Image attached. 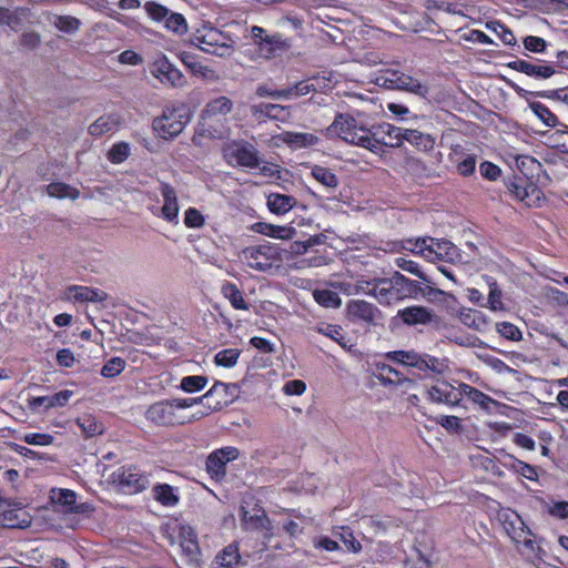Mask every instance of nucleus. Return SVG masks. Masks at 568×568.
Masks as SVG:
<instances>
[{"mask_svg": "<svg viewBox=\"0 0 568 568\" xmlns=\"http://www.w3.org/2000/svg\"><path fill=\"white\" fill-rule=\"evenodd\" d=\"M192 45L220 58H229L235 50V41L229 34L212 26L197 29L190 39Z\"/></svg>", "mask_w": 568, "mask_h": 568, "instance_id": "obj_1", "label": "nucleus"}, {"mask_svg": "<svg viewBox=\"0 0 568 568\" xmlns=\"http://www.w3.org/2000/svg\"><path fill=\"white\" fill-rule=\"evenodd\" d=\"M190 121V112L184 103L165 106L162 114L153 120V130L162 139L178 136Z\"/></svg>", "mask_w": 568, "mask_h": 568, "instance_id": "obj_2", "label": "nucleus"}, {"mask_svg": "<svg viewBox=\"0 0 568 568\" xmlns=\"http://www.w3.org/2000/svg\"><path fill=\"white\" fill-rule=\"evenodd\" d=\"M366 129L364 125H358L352 115L338 113L326 129L325 135L329 139L339 138L346 143L364 148Z\"/></svg>", "mask_w": 568, "mask_h": 568, "instance_id": "obj_3", "label": "nucleus"}, {"mask_svg": "<svg viewBox=\"0 0 568 568\" xmlns=\"http://www.w3.org/2000/svg\"><path fill=\"white\" fill-rule=\"evenodd\" d=\"M402 129L390 123H381L366 129L364 149L378 153L382 145L399 148L403 144Z\"/></svg>", "mask_w": 568, "mask_h": 568, "instance_id": "obj_4", "label": "nucleus"}, {"mask_svg": "<svg viewBox=\"0 0 568 568\" xmlns=\"http://www.w3.org/2000/svg\"><path fill=\"white\" fill-rule=\"evenodd\" d=\"M375 83L384 89L402 90L423 98L428 93L426 85L399 70L385 71L376 77Z\"/></svg>", "mask_w": 568, "mask_h": 568, "instance_id": "obj_5", "label": "nucleus"}, {"mask_svg": "<svg viewBox=\"0 0 568 568\" xmlns=\"http://www.w3.org/2000/svg\"><path fill=\"white\" fill-rule=\"evenodd\" d=\"M385 356L392 362L415 367L422 372L430 371L442 374L446 368L440 359L428 354H419L415 351H394L388 352Z\"/></svg>", "mask_w": 568, "mask_h": 568, "instance_id": "obj_6", "label": "nucleus"}, {"mask_svg": "<svg viewBox=\"0 0 568 568\" xmlns=\"http://www.w3.org/2000/svg\"><path fill=\"white\" fill-rule=\"evenodd\" d=\"M247 265L260 272H265L272 267V262L282 261L281 251L270 242L257 246L246 247L242 252Z\"/></svg>", "mask_w": 568, "mask_h": 568, "instance_id": "obj_7", "label": "nucleus"}, {"mask_svg": "<svg viewBox=\"0 0 568 568\" xmlns=\"http://www.w3.org/2000/svg\"><path fill=\"white\" fill-rule=\"evenodd\" d=\"M150 73L164 85L182 88L186 84L184 74L164 54L150 64Z\"/></svg>", "mask_w": 568, "mask_h": 568, "instance_id": "obj_8", "label": "nucleus"}, {"mask_svg": "<svg viewBox=\"0 0 568 568\" xmlns=\"http://www.w3.org/2000/svg\"><path fill=\"white\" fill-rule=\"evenodd\" d=\"M174 400H161L152 404L145 412V418L159 426L184 424L185 417L178 413Z\"/></svg>", "mask_w": 568, "mask_h": 568, "instance_id": "obj_9", "label": "nucleus"}, {"mask_svg": "<svg viewBox=\"0 0 568 568\" xmlns=\"http://www.w3.org/2000/svg\"><path fill=\"white\" fill-rule=\"evenodd\" d=\"M111 480L128 494L139 493L149 485L148 477L133 466L116 469L112 473Z\"/></svg>", "mask_w": 568, "mask_h": 568, "instance_id": "obj_10", "label": "nucleus"}, {"mask_svg": "<svg viewBox=\"0 0 568 568\" xmlns=\"http://www.w3.org/2000/svg\"><path fill=\"white\" fill-rule=\"evenodd\" d=\"M428 247V250L424 247L422 256L429 262L446 261L455 263L460 261L459 250L450 241L432 237Z\"/></svg>", "mask_w": 568, "mask_h": 568, "instance_id": "obj_11", "label": "nucleus"}, {"mask_svg": "<svg viewBox=\"0 0 568 568\" xmlns=\"http://www.w3.org/2000/svg\"><path fill=\"white\" fill-rule=\"evenodd\" d=\"M345 311L352 323L375 325L376 320L381 316V311L375 305L363 300L349 301Z\"/></svg>", "mask_w": 568, "mask_h": 568, "instance_id": "obj_12", "label": "nucleus"}, {"mask_svg": "<svg viewBox=\"0 0 568 568\" xmlns=\"http://www.w3.org/2000/svg\"><path fill=\"white\" fill-rule=\"evenodd\" d=\"M427 398L435 404H445L455 406L463 399V392L459 387H455L448 382L440 381L430 386L426 390Z\"/></svg>", "mask_w": 568, "mask_h": 568, "instance_id": "obj_13", "label": "nucleus"}, {"mask_svg": "<svg viewBox=\"0 0 568 568\" xmlns=\"http://www.w3.org/2000/svg\"><path fill=\"white\" fill-rule=\"evenodd\" d=\"M229 152V155L233 158L240 166L257 169L262 164L258 150L250 142H235L230 146Z\"/></svg>", "mask_w": 568, "mask_h": 568, "instance_id": "obj_14", "label": "nucleus"}, {"mask_svg": "<svg viewBox=\"0 0 568 568\" xmlns=\"http://www.w3.org/2000/svg\"><path fill=\"white\" fill-rule=\"evenodd\" d=\"M236 389L237 386L235 384L215 382L214 385L204 394L206 405L213 410L223 408L232 402Z\"/></svg>", "mask_w": 568, "mask_h": 568, "instance_id": "obj_15", "label": "nucleus"}, {"mask_svg": "<svg viewBox=\"0 0 568 568\" xmlns=\"http://www.w3.org/2000/svg\"><path fill=\"white\" fill-rule=\"evenodd\" d=\"M329 81V78L325 75H317L312 79L303 80L291 88L284 89V93H282V97L284 100L303 97L311 92H316L318 90L327 88Z\"/></svg>", "mask_w": 568, "mask_h": 568, "instance_id": "obj_16", "label": "nucleus"}, {"mask_svg": "<svg viewBox=\"0 0 568 568\" xmlns=\"http://www.w3.org/2000/svg\"><path fill=\"white\" fill-rule=\"evenodd\" d=\"M397 316L403 321V323L409 326L427 325L436 318L433 311L419 305L399 310Z\"/></svg>", "mask_w": 568, "mask_h": 568, "instance_id": "obj_17", "label": "nucleus"}, {"mask_svg": "<svg viewBox=\"0 0 568 568\" xmlns=\"http://www.w3.org/2000/svg\"><path fill=\"white\" fill-rule=\"evenodd\" d=\"M180 546L182 554L189 564L195 565L200 561L201 549L196 535L191 527H182L180 532Z\"/></svg>", "mask_w": 568, "mask_h": 568, "instance_id": "obj_18", "label": "nucleus"}, {"mask_svg": "<svg viewBox=\"0 0 568 568\" xmlns=\"http://www.w3.org/2000/svg\"><path fill=\"white\" fill-rule=\"evenodd\" d=\"M366 286H372L369 292L379 303L389 304L390 301L398 298V290L395 287L393 276L390 278H374L367 282Z\"/></svg>", "mask_w": 568, "mask_h": 568, "instance_id": "obj_19", "label": "nucleus"}, {"mask_svg": "<svg viewBox=\"0 0 568 568\" xmlns=\"http://www.w3.org/2000/svg\"><path fill=\"white\" fill-rule=\"evenodd\" d=\"M73 392L69 389L60 390L50 396L32 397L28 400L31 410H39L40 407L45 409L64 406L72 397Z\"/></svg>", "mask_w": 568, "mask_h": 568, "instance_id": "obj_20", "label": "nucleus"}, {"mask_svg": "<svg viewBox=\"0 0 568 568\" xmlns=\"http://www.w3.org/2000/svg\"><path fill=\"white\" fill-rule=\"evenodd\" d=\"M507 67L536 79H548L555 73V69L550 65L534 64L520 59L509 62Z\"/></svg>", "mask_w": 568, "mask_h": 568, "instance_id": "obj_21", "label": "nucleus"}, {"mask_svg": "<svg viewBox=\"0 0 568 568\" xmlns=\"http://www.w3.org/2000/svg\"><path fill=\"white\" fill-rule=\"evenodd\" d=\"M179 58L193 74L212 82L217 81L220 79L216 71H214L207 65H203L202 63H200L196 57L192 53L182 51L179 53Z\"/></svg>", "mask_w": 568, "mask_h": 568, "instance_id": "obj_22", "label": "nucleus"}, {"mask_svg": "<svg viewBox=\"0 0 568 568\" xmlns=\"http://www.w3.org/2000/svg\"><path fill=\"white\" fill-rule=\"evenodd\" d=\"M160 193L164 202L162 206L163 217L169 222L175 221L179 215L178 196L175 190L170 184L161 182Z\"/></svg>", "mask_w": 568, "mask_h": 568, "instance_id": "obj_23", "label": "nucleus"}, {"mask_svg": "<svg viewBox=\"0 0 568 568\" xmlns=\"http://www.w3.org/2000/svg\"><path fill=\"white\" fill-rule=\"evenodd\" d=\"M290 48L288 40L281 33L268 34L262 47L258 49L262 57L274 58Z\"/></svg>", "mask_w": 568, "mask_h": 568, "instance_id": "obj_24", "label": "nucleus"}, {"mask_svg": "<svg viewBox=\"0 0 568 568\" xmlns=\"http://www.w3.org/2000/svg\"><path fill=\"white\" fill-rule=\"evenodd\" d=\"M18 505L14 508L0 513V524L9 528H24L30 525V518L27 514L21 511L22 504L16 501Z\"/></svg>", "mask_w": 568, "mask_h": 568, "instance_id": "obj_25", "label": "nucleus"}, {"mask_svg": "<svg viewBox=\"0 0 568 568\" xmlns=\"http://www.w3.org/2000/svg\"><path fill=\"white\" fill-rule=\"evenodd\" d=\"M251 113L258 122L265 119L281 120L284 116L285 108L280 104L260 103L251 105Z\"/></svg>", "mask_w": 568, "mask_h": 568, "instance_id": "obj_26", "label": "nucleus"}, {"mask_svg": "<svg viewBox=\"0 0 568 568\" xmlns=\"http://www.w3.org/2000/svg\"><path fill=\"white\" fill-rule=\"evenodd\" d=\"M252 230L256 233L281 240H291L295 234V230L293 227L280 226L265 222L255 223L252 226Z\"/></svg>", "mask_w": 568, "mask_h": 568, "instance_id": "obj_27", "label": "nucleus"}, {"mask_svg": "<svg viewBox=\"0 0 568 568\" xmlns=\"http://www.w3.org/2000/svg\"><path fill=\"white\" fill-rule=\"evenodd\" d=\"M403 142L407 141L414 145L417 150L429 151L435 145V140L430 134L423 133L417 130L402 129Z\"/></svg>", "mask_w": 568, "mask_h": 568, "instance_id": "obj_28", "label": "nucleus"}, {"mask_svg": "<svg viewBox=\"0 0 568 568\" xmlns=\"http://www.w3.org/2000/svg\"><path fill=\"white\" fill-rule=\"evenodd\" d=\"M311 175L327 191L334 192L339 185V179L328 168L322 165H313L311 168Z\"/></svg>", "mask_w": 568, "mask_h": 568, "instance_id": "obj_29", "label": "nucleus"}, {"mask_svg": "<svg viewBox=\"0 0 568 568\" xmlns=\"http://www.w3.org/2000/svg\"><path fill=\"white\" fill-rule=\"evenodd\" d=\"M505 185L510 194L519 201H525L529 197L530 193L537 192L534 185H527V182L521 176H513L505 181Z\"/></svg>", "mask_w": 568, "mask_h": 568, "instance_id": "obj_30", "label": "nucleus"}, {"mask_svg": "<svg viewBox=\"0 0 568 568\" xmlns=\"http://www.w3.org/2000/svg\"><path fill=\"white\" fill-rule=\"evenodd\" d=\"M243 521L251 529L266 530V538L272 536V524L264 510H257L255 514H250L247 510H243Z\"/></svg>", "mask_w": 568, "mask_h": 568, "instance_id": "obj_31", "label": "nucleus"}, {"mask_svg": "<svg viewBox=\"0 0 568 568\" xmlns=\"http://www.w3.org/2000/svg\"><path fill=\"white\" fill-rule=\"evenodd\" d=\"M295 197L286 194L271 193L267 196V206L271 212L285 214L296 205Z\"/></svg>", "mask_w": 568, "mask_h": 568, "instance_id": "obj_32", "label": "nucleus"}, {"mask_svg": "<svg viewBox=\"0 0 568 568\" xmlns=\"http://www.w3.org/2000/svg\"><path fill=\"white\" fill-rule=\"evenodd\" d=\"M221 293L235 310L247 311L250 308L248 304L243 297L242 292L235 284L231 282H224L221 286Z\"/></svg>", "mask_w": 568, "mask_h": 568, "instance_id": "obj_33", "label": "nucleus"}, {"mask_svg": "<svg viewBox=\"0 0 568 568\" xmlns=\"http://www.w3.org/2000/svg\"><path fill=\"white\" fill-rule=\"evenodd\" d=\"M393 280H394L396 290H398V294L403 293L404 296H408V297H413V298L418 297V291H420L419 282L409 280L399 272H395L393 274Z\"/></svg>", "mask_w": 568, "mask_h": 568, "instance_id": "obj_34", "label": "nucleus"}, {"mask_svg": "<svg viewBox=\"0 0 568 568\" xmlns=\"http://www.w3.org/2000/svg\"><path fill=\"white\" fill-rule=\"evenodd\" d=\"M215 562L224 568H237L241 562L239 548L235 544H231L223 548L215 557Z\"/></svg>", "mask_w": 568, "mask_h": 568, "instance_id": "obj_35", "label": "nucleus"}, {"mask_svg": "<svg viewBox=\"0 0 568 568\" xmlns=\"http://www.w3.org/2000/svg\"><path fill=\"white\" fill-rule=\"evenodd\" d=\"M70 292H73V297L79 302H103L108 298V294L101 290H94L87 286H71Z\"/></svg>", "mask_w": 568, "mask_h": 568, "instance_id": "obj_36", "label": "nucleus"}, {"mask_svg": "<svg viewBox=\"0 0 568 568\" xmlns=\"http://www.w3.org/2000/svg\"><path fill=\"white\" fill-rule=\"evenodd\" d=\"M118 123L119 121L114 115L100 116L89 126V133L92 136H102L105 133L112 132L118 126Z\"/></svg>", "mask_w": 568, "mask_h": 568, "instance_id": "obj_37", "label": "nucleus"}, {"mask_svg": "<svg viewBox=\"0 0 568 568\" xmlns=\"http://www.w3.org/2000/svg\"><path fill=\"white\" fill-rule=\"evenodd\" d=\"M78 426L81 428L84 437L90 438L97 435H101L104 432L103 425L98 422V419L90 415L85 414L77 419Z\"/></svg>", "mask_w": 568, "mask_h": 568, "instance_id": "obj_38", "label": "nucleus"}, {"mask_svg": "<svg viewBox=\"0 0 568 568\" xmlns=\"http://www.w3.org/2000/svg\"><path fill=\"white\" fill-rule=\"evenodd\" d=\"M233 110V102L227 97L211 100L204 109L207 116L226 115Z\"/></svg>", "mask_w": 568, "mask_h": 568, "instance_id": "obj_39", "label": "nucleus"}, {"mask_svg": "<svg viewBox=\"0 0 568 568\" xmlns=\"http://www.w3.org/2000/svg\"><path fill=\"white\" fill-rule=\"evenodd\" d=\"M47 192L50 196L57 199L77 200L80 196L78 189L62 182H53L47 185Z\"/></svg>", "mask_w": 568, "mask_h": 568, "instance_id": "obj_40", "label": "nucleus"}, {"mask_svg": "<svg viewBox=\"0 0 568 568\" xmlns=\"http://www.w3.org/2000/svg\"><path fill=\"white\" fill-rule=\"evenodd\" d=\"M313 297L317 304L327 308H338L342 304L339 295L336 292L326 288L314 290Z\"/></svg>", "mask_w": 568, "mask_h": 568, "instance_id": "obj_41", "label": "nucleus"}, {"mask_svg": "<svg viewBox=\"0 0 568 568\" xmlns=\"http://www.w3.org/2000/svg\"><path fill=\"white\" fill-rule=\"evenodd\" d=\"M154 498L163 506L172 507L178 504L179 497L174 494L172 486L168 484H159L153 487Z\"/></svg>", "mask_w": 568, "mask_h": 568, "instance_id": "obj_42", "label": "nucleus"}, {"mask_svg": "<svg viewBox=\"0 0 568 568\" xmlns=\"http://www.w3.org/2000/svg\"><path fill=\"white\" fill-rule=\"evenodd\" d=\"M514 516L516 517V523L518 524V527L515 526V523H510L509 524L510 528L506 527L508 535L510 536V538L514 541H516V542L523 541L526 546L531 547L532 546L531 540L526 539V537H525V535L530 534L528 528L525 527L524 521L519 518V516L517 514H514Z\"/></svg>", "mask_w": 568, "mask_h": 568, "instance_id": "obj_43", "label": "nucleus"}, {"mask_svg": "<svg viewBox=\"0 0 568 568\" xmlns=\"http://www.w3.org/2000/svg\"><path fill=\"white\" fill-rule=\"evenodd\" d=\"M460 389L463 392V396H467L471 402L478 404L483 408H488L489 404L494 402L491 397L470 385L460 384Z\"/></svg>", "mask_w": 568, "mask_h": 568, "instance_id": "obj_44", "label": "nucleus"}, {"mask_svg": "<svg viewBox=\"0 0 568 568\" xmlns=\"http://www.w3.org/2000/svg\"><path fill=\"white\" fill-rule=\"evenodd\" d=\"M395 264L403 271L408 272L413 275H416L417 277L423 280V282L429 283V284H435V281L430 276L426 275L424 272L420 271V268L416 262L406 260L405 257H397L395 260Z\"/></svg>", "mask_w": 568, "mask_h": 568, "instance_id": "obj_45", "label": "nucleus"}, {"mask_svg": "<svg viewBox=\"0 0 568 568\" xmlns=\"http://www.w3.org/2000/svg\"><path fill=\"white\" fill-rule=\"evenodd\" d=\"M225 465L224 460L219 457L216 450L210 454L206 459V470L216 479L225 476Z\"/></svg>", "mask_w": 568, "mask_h": 568, "instance_id": "obj_46", "label": "nucleus"}, {"mask_svg": "<svg viewBox=\"0 0 568 568\" xmlns=\"http://www.w3.org/2000/svg\"><path fill=\"white\" fill-rule=\"evenodd\" d=\"M486 27L488 30L495 32L505 44L514 45L516 43V38L513 31L499 21L487 22Z\"/></svg>", "mask_w": 568, "mask_h": 568, "instance_id": "obj_47", "label": "nucleus"}, {"mask_svg": "<svg viewBox=\"0 0 568 568\" xmlns=\"http://www.w3.org/2000/svg\"><path fill=\"white\" fill-rule=\"evenodd\" d=\"M54 27L65 33H74L80 29L81 21L71 16H57L53 21Z\"/></svg>", "mask_w": 568, "mask_h": 568, "instance_id": "obj_48", "label": "nucleus"}, {"mask_svg": "<svg viewBox=\"0 0 568 568\" xmlns=\"http://www.w3.org/2000/svg\"><path fill=\"white\" fill-rule=\"evenodd\" d=\"M165 28L182 36L187 31L186 20L181 13L170 12L165 19Z\"/></svg>", "mask_w": 568, "mask_h": 568, "instance_id": "obj_49", "label": "nucleus"}, {"mask_svg": "<svg viewBox=\"0 0 568 568\" xmlns=\"http://www.w3.org/2000/svg\"><path fill=\"white\" fill-rule=\"evenodd\" d=\"M51 500L55 504L72 508L77 500V495L70 489H52ZM70 511V509H68Z\"/></svg>", "mask_w": 568, "mask_h": 568, "instance_id": "obj_50", "label": "nucleus"}, {"mask_svg": "<svg viewBox=\"0 0 568 568\" xmlns=\"http://www.w3.org/2000/svg\"><path fill=\"white\" fill-rule=\"evenodd\" d=\"M317 332L323 334L324 336L329 337L331 339L338 343L342 347H346L345 337L343 333V328L339 325L333 324H323L317 327Z\"/></svg>", "mask_w": 568, "mask_h": 568, "instance_id": "obj_51", "label": "nucleus"}, {"mask_svg": "<svg viewBox=\"0 0 568 568\" xmlns=\"http://www.w3.org/2000/svg\"><path fill=\"white\" fill-rule=\"evenodd\" d=\"M240 357V351L237 348H226L220 351L215 357L214 362L219 366L223 367H232L236 364Z\"/></svg>", "mask_w": 568, "mask_h": 568, "instance_id": "obj_52", "label": "nucleus"}, {"mask_svg": "<svg viewBox=\"0 0 568 568\" xmlns=\"http://www.w3.org/2000/svg\"><path fill=\"white\" fill-rule=\"evenodd\" d=\"M207 384L205 376L192 375L183 377L181 381V388L186 393H194L201 390Z\"/></svg>", "mask_w": 568, "mask_h": 568, "instance_id": "obj_53", "label": "nucleus"}, {"mask_svg": "<svg viewBox=\"0 0 568 568\" xmlns=\"http://www.w3.org/2000/svg\"><path fill=\"white\" fill-rule=\"evenodd\" d=\"M130 154V145L126 142H119L114 144L108 152V159L112 163H122Z\"/></svg>", "mask_w": 568, "mask_h": 568, "instance_id": "obj_54", "label": "nucleus"}, {"mask_svg": "<svg viewBox=\"0 0 568 568\" xmlns=\"http://www.w3.org/2000/svg\"><path fill=\"white\" fill-rule=\"evenodd\" d=\"M338 536L346 549L352 552H358L362 549L361 542L354 537L353 532L345 527H341V532H334Z\"/></svg>", "mask_w": 568, "mask_h": 568, "instance_id": "obj_55", "label": "nucleus"}, {"mask_svg": "<svg viewBox=\"0 0 568 568\" xmlns=\"http://www.w3.org/2000/svg\"><path fill=\"white\" fill-rule=\"evenodd\" d=\"M125 367V362L121 357H112L109 359L101 369V375L104 377H115Z\"/></svg>", "mask_w": 568, "mask_h": 568, "instance_id": "obj_56", "label": "nucleus"}, {"mask_svg": "<svg viewBox=\"0 0 568 568\" xmlns=\"http://www.w3.org/2000/svg\"><path fill=\"white\" fill-rule=\"evenodd\" d=\"M144 9L148 12V14L155 21H165L169 13L171 12L166 7L154 1L146 2L144 4Z\"/></svg>", "mask_w": 568, "mask_h": 568, "instance_id": "obj_57", "label": "nucleus"}, {"mask_svg": "<svg viewBox=\"0 0 568 568\" xmlns=\"http://www.w3.org/2000/svg\"><path fill=\"white\" fill-rule=\"evenodd\" d=\"M378 378L384 385L399 384L402 382L399 372L387 364H383L382 366H379Z\"/></svg>", "mask_w": 568, "mask_h": 568, "instance_id": "obj_58", "label": "nucleus"}, {"mask_svg": "<svg viewBox=\"0 0 568 568\" xmlns=\"http://www.w3.org/2000/svg\"><path fill=\"white\" fill-rule=\"evenodd\" d=\"M497 332L510 341H519L521 338V332L518 329V327L508 322L498 323Z\"/></svg>", "mask_w": 568, "mask_h": 568, "instance_id": "obj_59", "label": "nucleus"}, {"mask_svg": "<svg viewBox=\"0 0 568 568\" xmlns=\"http://www.w3.org/2000/svg\"><path fill=\"white\" fill-rule=\"evenodd\" d=\"M488 304L493 311L504 310L501 291L499 290L496 282L489 283Z\"/></svg>", "mask_w": 568, "mask_h": 568, "instance_id": "obj_60", "label": "nucleus"}, {"mask_svg": "<svg viewBox=\"0 0 568 568\" xmlns=\"http://www.w3.org/2000/svg\"><path fill=\"white\" fill-rule=\"evenodd\" d=\"M547 513L559 519L568 517V503L567 501H549L545 504Z\"/></svg>", "mask_w": 568, "mask_h": 568, "instance_id": "obj_61", "label": "nucleus"}, {"mask_svg": "<svg viewBox=\"0 0 568 568\" xmlns=\"http://www.w3.org/2000/svg\"><path fill=\"white\" fill-rule=\"evenodd\" d=\"M460 318L465 325L476 329H480L481 325L485 324L484 316L478 311L469 310L467 313H463Z\"/></svg>", "mask_w": 568, "mask_h": 568, "instance_id": "obj_62", "label": "nucleus"}, {"mask_svg": "<svg viewBox=\"0 0 568 568\" xmlns=\"http://www.w3.org/2000/svg\"><path fill=\"white\" fill-rule=\"evenodd\" d=\"M292 144L298 148L315 145L318 138L311 133H294L290 140Z\"/></svg>", "mask_w": 568, "mask_h": 568, "instance_id": "obj_63", "label": "nucleus"}, {"mask_svg": "<svg viewBox=\"0 0 568 568\" xmlns=\"http://www.w3.org/2000/svg\"><path fill=\"white\" fill-rule=\"evenodd\" d=\"M184 223L189 227H201L204 224V219L196 209L190 207L185 212Z\"/></svg>", "mask_w": 568, "mask_h": 568, "instance_id": "obj_64", "label": "nucleus"}]
</instances>
